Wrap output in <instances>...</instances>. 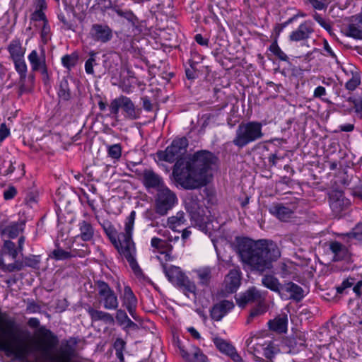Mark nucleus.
<instances>
[{"instance_id":"obj_32","label":"nucleus","mask_w":362,"mask_h":362,"mask_svg":"<svg viewBox=\"0 0 362 362\" xmlns=\"http://www.w3.org/2000/svg\"><path fill=\"white\" fill-rule=\"evenodd\" d=\"M24 267L25 266L23 259L22 261L15 259L13 263L5 264L4 259L2 257V255H0V269L4 272H13L21 271Z\"/></svg>"},{"instance_id":"obj_44","label":"nucleus","mask_w":362,"mask_h":362,"mask_svg":"<svg viewBox=\"0 0 362 362\" xmlns=\"http://www.w3.org/2000/svg\"><path fill=\"white\" fill-rule=\"evenodd\" d=\"M116 13L118 16L127 19L132 26L137 27L139 20L137 17L130 11H124L122 10L118 9L116 11Z\"/></svg>"},{"instance_id":"obj_62","label":"nucleus","mask_w":362,"mask_h":362,"mask_svg":"<svg viewBox=\"0 0 362 362\" xmlns=\"http://www.w3.org/2000/svg\"><path fill=\"white\" fill-rule=\"evenodd\" d=\"M194 40L200 45L208 46L209 45V40L204 38L201 34H197L194 37Z\"/></svg>"},{"instance_id":"obj_24","label":"nucleus","mask_w":362,"mask_h":362,"mask_svg":"<svg viewBox=\"0 0 362 362\" xmlns=\"http://www.w3.org/2000/svg\"><path fill=\"white\" fill-rule=\"evenodd\" d=\"M163 270L169 281L177 285L186 276L178 267L170 266L167 268L163 266Z\"/></svg>"},{"instance_id":"obj_11","label":"nucleus","mask_w":362,"mask_h":362,"mask_svg":"<svg viewBox=\"0 0 362 362\" xmlns=\"http://www.w3.org/2000/svg\"><path fill=\"white\" fill-rule=\"evenodd\" d=\"M241 284V272L239 268L230 269L226 276L223 286L226 293L236 292Z\"/></svg>"},{"instance_id":"obj_35","label":"nucleus","mask_w":362,"mask_h":362,"mask_svg":"<svg viewBox=\"0 0 362 362\" xmlns=\"http://www.w3.org/2000/svg\"><path fill=\"white\" fill-rule=\"evenodd\" d=\"M214 343L221 352L228 356L235 349V347L232 344L219 337H215L214 339Z\"/></svg>"},{"instance_id":"obj_29","label":"nucleus","mask_w":362,"mask_h":362,"mask_svg":"<svg viewBox=\"0 0 362 362\" xmlns=\"http://www.w3.org/2000/svg\"><path fill=\"white\" fill-rule=\"evenodd\" d=\"M80 234L78 235L83 241L90 240L94 235V230L90 223L81 221L78 223Z\"/></svg>"},{"instance_id":"obj_1","label":"nucleus","mask_w":362,"mask_h":362,"mask_svg":"<svg viewBox=\"0 0 362 362\" xmlns=\"http://www.w3.org/2000/svg\"><path fill=\"white\" fill-rule=\"evenodd\" d=\"M15 327V321L8 317L6 313H0V330L2 334L11 336ZM39 341L34 350L40 351L43 358L50 362H70L74 356V349L69 345L62 348L54 355L49 351L54 348L58 339L57 337L45 327H40L37 331ZM0 350L14 355L20 360H25L33 351L30 346L14 345L11 340L0 337Z\"/></svg>"},{"instance_id":"obj_27","label":"nucleus","mask_w":362,"mask_h":362,"mask_svg":"<svg viewBox=\"0 0 362 362\" xmlns=\"http://www.w3.org/2000/svg\"><path fill=\"white\" fill-rule=\"evenodd\" d=\"M346 35L355 39H362V25L356 16L353 18L349 25Z\"/></svg>"},{"instance_id":"obj_59","label":"nucleus","mask_w":362,"mask_h":362,"mask_svg":"<svg viewBox=\"0 0 362 362\" xmlns=\"http://www.w3.org/2000/svg\"><path fill=\"white\" fill-rule=\"evenodd\" d=\"M128 319L129 317L124 310H117L116 320L119 324L124 325Z\"/></svg>"},{"instance_id":"obj_18","label":"nucleus","mask_w":362,"mask_h":362,"mask_svg":"<svg viewBox=\"0 0 362 362\" xmlns=\"http://www.w3.org/2000/svg\"><path fill=\"white\" fill-rule=\"evenodd\" d=\"M234 307L233 302L229 300H223L216 304L211 310V317L212 319L219 321L228 312L231 310Z\"/></svg>"},{"instance_id":"obj_5","label":"nucleus","mask_w":362,"mask_h":362,"mask_svg":"<svg viewBox=\"0 0 362 362\" xmlns=\"http://www.w3.org/2000/svg\"><path fill=\"white\" fill-rule=\"evenodd\" d=\"M262 124L257 121H250L240 123L235 132L233 144L239 148H242L250 143L262 139Z\"/></svg>"},{"instance_id":"obj_46","label":"nucleus","mask_w":362,"mask_h":362,"mask_svg":"<svg viewBox=\"0 0 362 362\" xmlns=\"http://www.w3.org/2000/svg\"><path fill=\"white\" fill-rule=\"evenodd\" d=\"M78 61V56L76 54H66L62 59V62L64 66L68 69H71L75 66Z\"/></svg>"},{"instance_id":"obj_4","label":"nucleus","mask_w":362,"mask_h":362,"mask_svg":"<svg viewBox=\"0 0 362 362\" xmlns=\"http://www.w3.org/2000/svg\"><path fill=\"white\" fill-rule=\"evenodd\" d=\"M135 217L136 212L132 211L125 220L124 232L118 235L110 221H104L103 228L118 252L127 259L134 273L140 275L142 271L135 259L136 248L132 238Z\"/></svg>"},{"instance_id":"obj_36","label":"nucleus","mask_w":362,"mask_h":362,"mask_svg":"<svg viewBox=\"0 0 362 362\" xmlns=\"http://www.w3.org/2000/svg\"><path fill=\"white\" fill-rule=\"evenodd\" d=\"M177 286L182 288L187 296L188 293H192L193 295H195L196 293V285L187 276H185Z\"/></svg>"},{"instance_id":"obj_56","label":"nucleus","mask_w":362,"mask_h":362,"mask_svg":"<svg viewBox=\"0 0 362 362\" xmlns=\"http://www.w3.org/2000/svg\"><path fill=\"white\" fill-rule=\"evenodd\" d=\"M50 27L48 25V21L42 23V28L41 30V37L44 42H47L49 38Z\"/></svg>"},{"instance_id":"obj_49","label":"nucleus","mask_w":362,"mask_h":362,"mask_svg":"<svg viewBox=\"0 0 362 362\" xmlns=\"http://www.w3.org/2000/svg\"><path fill=\"white\" fill-rule=\"evenodd\" d=\"M346 236L362 242V223H358L351 232L346 233Z\"/></svg>"},{"instance_id":"obj_57","label":"nucleus","mask_w":362,"mask_h":362,"mask_svg":"<svg viewBox=\"0 0 362 362\" xmlns=\"http://www.w3.org/2000/svg\"><path fill=\"white\" fill-rule=\"evenodd\" d=\"M313 18L325 30H329L331 29V25L329 23L324 20L317 13H315L313 15Z\"/></svg>"},{"instance_id":"obj_7","label":"nucleus","mask_w":362,"mask_h":362,"mask_svg":"<svg viewBox=\"0 0 362 362\" xmlns=\"http://www.w3.org/2000/svg\"><path fill=\"white\" fill-rule=\"evenodd\" d=\"M177 202L175 193L166 186L158 188L155 197V211L160 216H165Z\"/></svg>"},{"instance_id":"obj_12","label":"nucleus","mask_w":362,"mask_h":362,"mask_svg":"<svg viewBox=\"0 0 362 362\" xmlns=\"http://www.w3.org/2000/svg\"><path fill=\"white\" fill-rule=\"evenodd\" d=\"M265 295L260 291L257 289L255 287L250 288L245 293L240 294L239 297L236 298L238 305L240 307H245L246 304L249 303L257 302V303L264 300Z\"/></svg>"},{"instance_id":"obj_9","label":"nucleus","mask_w":362,"mask_h":362,"mask_svg":"<svg viewBox=\"0 0 362 362\" xmlns=\"http://www.w3.org/2000/svg\"><path fill=\"white\" fill-rule=\"evenodd\" d=\"M185 207L191 218L196 222L204 221V210L197 195L189 194L185 199Z\"/></svg>"},{"instance_id":"obj_61","label":"nucleus","mask_w":362,"mask_h":362,"mask_svg":"<svg viewBox=\"0 0 362 362\" xmlns=\"http://www.w3.org/2000/svg\"><path fill=\"white\" fill-rule=\"evenodd\" d=\"M284 158V156L279 155L277 153H272L269 156V162L272 163V165H276L277 160H281Z\"/></svg>"},{"instance_id":"obj_52","label":"nucleus","mask_w":362,"mask_h":362,"mask_svg":"<svg viewBox=\"0 0 362 362\" xmlns=\"http://www.w3.org/2000/svg\"><path fill=\"white\" fill-rule=\"evenodd\" d=\"M25 267L37 268L40 263V260L35 256H27L23 257Z\"/></svg>"},{"instance_id":"obj_30","label":"nucleus","mask_w":362,"mask_h":362,"mask_svg":"<svg viewBox=\"0 0 362 362\" xmlns=\"http://www.w3.org/2000/svg\"><path fill=\"white\" fill-rule=\"evenodd\" d=\"M262 284L272 291L280 294L282 284H280L279 279L273 275H265L262 279Z\"/></svg>"},{"instance_id":"obj_63","label":"nucleus","mask_w":362,"mask_h":362,"mask_svg":"<svg viewBox=\"0 0 362 362\" xmlns=\"http://www.w3.org/2000/svg\"><path fill=\"white\" fill-rule=\"evenodd\" d=\"M353 104L354 105L355 110L357 113L362 115V98L358 100H353Z\"/></svg>"},{"instance_id":"obj_25","label":"nucleus","mask_w":362,"mask_h":362,"mask_svg":"<svg viewBox=\"0 0 362 362\" xmlns=\"http://www.w3.org/2000/svg\"><path fill=\"white\" fill-rule=\"evenodd\" d=\"M194 272L197 274L199 285L203 287H207L210 285L212 279V268L204 267L196 269Z\"/></svg>"},{"instance_id":"obj_47","label":"nucleus","mask_w":362,"mask_h":362,"mask_svg":"<svg viewBox=\"0 0 362 362\" xmlns=\"http://www.w3.org/2000/svg\"><path fill=\"white\" fill-rule=\"evenodd\" d=\"M125 341L121 338H117L114 343L116 356L121 361H124L123 351L125 348Z\"/></svg>"},{"instance_id":"obj_42","label":"nucleus","mask_w":362,"mask_h":362,"mask_svg":"<svg viewBox=\"0 0 362 362\" xmlns=\"http://www.w3.org/2000/svg\"><path fill=\"white\" fill-rule=\"evenodd\" d=\"M15 64V69L16 71L20 74V78L21 81H24L26 78L27 74V65L23 58L13 60Z\"/></svg>"},{"instance_id":"obj_8","label":"nucleus","mask_w":362,"mask_h":362,"mask_svg":"<svg viewBox=\"0 0 362 362\" xmlns=\"http://www.w3.org/2000/svg\"><path fill=\"white\" fill-rule=\"evenodd\" d=\"M96 286L103 307L107 310H116L119 302L114 291L103 281H98Z\"/></svg>"},{"instance_id":"obj_23","label":"nucleus","mask_w":362,"mask_h":362,"mask_svg":"<svg viewBox=\"0 0 362 362\" xmlns=\"http://www.w3.org/2000/svg\"><path fill=\"white\" fill-rule=\"evenodd\" d=\"M24 221L12 222L1 228V235H6L9 238H16L24 229Z\"/></svg>"},{"instance_id":"obj_51","label":"nucleus","mask_w":362,"mask_h":362,"mask_svg":"<svg viewBox=\"0 0 362 362\" xmlns=\"http://www.w3.org/2000/svg\"><path fill=\"white\" fill-rule=\"evenodd\" d=\"M124 295L127 303L136 304V298L129 286L124 287Z\"/></svg>"},{"instance_id":"obj_20","label":"nucleus","mask_w":362,"mask_h":362,"mask_svg":"<svg viewBox=\"0 0 362 362\" xmlns=\"http://www.w3.org/2000/svg\"><path fill=\"white\" fill-rule=\"evenodd\" d=\"M329 249L334 254L333 261L334 262L344 259L349 255L347 247L338 241L330 242Z\"/></svg>"},{"instance_id":"obj_58","label":"nucleus","mask_w":362,"mask_h":362,"mask_svg":"<svg viewBox=\"0 0 362 362\" xmlns=\"http://www.w3.org/2000/svg\"><path fill=\"white\" fill-rule=\"evenodd\" d=\"M194 349L193 356L195 362H206V357L203 354L201 350L197 347H194Z\"/></svg>"},{"instance_id":"obj_37","label":"nucleus","mask_w":362,"mask_h":362,"mask_svg":"<svg viewBox=\"0 0 362 362\" xmlns=\"http://www.w3.org/2000/svg\"><path fill=\"white\" fill-rule=\"evenodd\" d=\"M185 214L182 211H179L175 216H170L168 218V225L172 229L177 226H180L185 222Z\"/></svg>"},{"instance_id":"obj_34","label":"nucleus","mask_w":362,"mask_h":362,"mask_svg":"<svg viewBox=\"0 0 362 362\" xmlns=\"http://www.w3.org/2000/svg\"><path fill=\"white\" fill-rule=\"evenodd\" d=\"M18 252L19 251L16 248L13 242L11 240H5L1 249V254H0V255H2L3 258L4 255H8L13 260H15Z\"/></svg>"},{"instance_id":"obj_17","label":"nucleus","mask_w":362,"mask_h":362,"mask_svg":"<svg viewBox=\"0 0 362 362\" xmlns=\"http://www.w3.org/2000/svg\"><path fill=\"white\" fill-rule=\"evenodd\" d=\"M348 204V201L344 199L340 192H333L329 196V206L335 215H339Z\"/></svg>"},{"instance_id":"obj_3","label":"nucleus","mask_w":362,"mask_h":362,"mask_svg":"<svg viewBox=\"0 0 362 362\" xmlns=\"http://www.w3.org/2000/svg\"><path fill=\"white\" fill-rule=\"evenodd\" d=\"M242 261L251 269L263 272L272 267V262L280 257V251L273 242L243 239L238 244Z\"/></svg>"},{"instance_id":"obj_13","label":"nucleus","mask_w":362,"mask_h":362,"mask_svg":"<svg viewBox=\"0 0 362 362\" xmlns=\"http://www.w3.org/2000/svg\"><path fill=\"white\" fill-rule=\"evenodd\" d=\"M138 175L143 176V184L146 188H153L158 190V188L165 187L162 177L151 169H145L142 173H139L135 170Z\"/></svg>"},{"instance_id":"obj_54","label":"nucleus","mask_w":362,"mask_h":362,"mask_svg":"<svg viewBox=\"0 0 362 362\" xmlns=\"http://www.w3.org/2000/svg\"><path fill=\"white\" fill-rule=\"evenodd\" d=\"M31 20L35 21H42V23L47 21L46 18V16L43 11L35 10L34 13L31 15Z\"/></svg>"},{"instance_id":"obj_55","label":"nucleus","mask_w":362,"mask_h":362,"mask_svg":"<svg viewBox=\"0 0 362 362\" xmlns=\"http://www.w3.org/2000/svg\"><path fill=\"white\" fill-rule=\"evenodd\" d=\"M17 194V190L15 187L9 186L6 190L4 192V198L6 200H10L14 198V197Z\"/></svg>"},{"instance_id":"obj_14","label":"nucleus","mask_w":362,"mask_h":362,"mask_svg":"<svg viewBox=\"0 0 362 362\" xmlns=\"http://www.w3.org/2000/svg\"><path fill=\"white\" fill-rule=\"evenodd\" d=\"M314 32L313 24L310 21H306L300 24L298 28L291 33L289 40L292 42H299L306 40L310 38L311 34Z\"/></svg>"},{"instance_id":"obj_60","label":"nucleus","mask_w":362,"mask_h":362,"mask_svg":"<svg viewBox=\"0 0 362 362\" xmlns=\"http://www.w3.org/2000/svg\"><path fill=\"white\" fill-rule=\"evenodd\" d=\"M315 9L322 10L327 8V5L319 0H308Z\"/></svg>"},{"instance_id":"obj_48","label":"nucleus","mask_w":362,"mask_h":362,"mask_svg":"<svg viewBox=\"0 0 362 362\" xmlns=\"http://www.w3.org/2000/svg\"><path fill=\"white\" fill-rule=\"evenodd\" d=\"M122 95H120L119 97L112 100L110 105V111L112 115H113L115 117H117L119 108L122 107Z\"/></svg>"},{"instance_id":"obj_39","label":"nucleus","mask_w":362,"mask_h":362,"mask_svg":"<svg viewBox=\"0 0 362 362\" xmlns=\"http://www.w3.org/2000/svg\"><path fill=\"white\" fill-rule=\"evenodd\" d=\"M267 306L264 303V300L258 303L257 305L251 310L250 314L247 320V323H250L251 320L254 317L262 315L267 311Z\"/></svg>"},{"instance_id":"obj_26","label":"nucleus","mask_w":362,"mask_h":362,"mask_svg":"<svg viewBox=\"0 0 362 362\" xmlns=\"http://www.w3.org/2000/svg\"><path fill=\"white\" fill-rule=\"evenodd\" d=\"M92 321H103L107 324L114 323L113 317L108 313L103 312L101 310H95L91 307H89L87 310Z\"/></svg>"},{"instance_id":"obj_64","label":"nucleus","mask_w":362,"mask_h":362,"mask_svg":"<svg viewBox=\"0 0 362 362\" xmlns=\"http://www.w3.org/2000/svg\"><path fill=\"white\" fill-rule=\"evenodd\" d=\"M354 292L357 297H361L362 295V280L358 281L353 288Z\"/></svg>"},{"instance_id":"obj_31","label":"nucleus","mask_w":362,"mask_h":362,"mask_svg":"<svg viewBox=\"0 0 362 362\" xmlns=\"http://www.w3.org/2000/svg\"><path fill=\"white\" fill-rule=\"evenodd\" d=\"M288 319L286 316L279 317L270 320L268 323L269 329L275 332L283 333L287 329Z\"/></svg>"},{"instance_id":"obj_22","label":"nucleus","mask_w":362,"mask_h":362,"mask_svg":"<svg viewBox=\"0 0 362 362\" xmlns=\"http://www.w3.org/2000/svg\"><path fill=\"white\" fill-rule=\"evenodd\" d=\"M151 245L160 254H165L168 259H170V252L173 247L168 240L154 237L151 240Z\"/></svg>"},{"instance_id":"obj_50","label":"nucleus","mask_w":362,"mask_h":362,"mask_svg":"<svg viewBox=\"0 0 362 362\" xmlns=\"http://www.w3.org/2000/svg\"><path fill=\"white\" fill-rule=\"evenodd\" d=\"M81 248H75L72 250V255L74 257H83L90 253V250L87 245L82 244L80 245Z\"/></svg>"},{"instance_id":"obj_43","label":"nucleus","mask_w":362,"mask_h":362,"mask_svg":"<svg viewBox=\"0 0 362 362\" xmlns=\"http://www.w3.org/2000/svg\"><path fill=\"white\" fill-rule=\"evenodd\" d=\"M97 54L98 53L95 52V51H90L89 52V58L86 60V62L85 63V70L88 74H94L93 67H94V66L98 64L96 63V59H95Z\"/></svg>"},{"instance_id":"obj_33","label":"nucleus","mask_w":362,"mask_h":362,"mask_svg":"<svg viewBox=\"0 0 362 362\" xmlns=\"http://www.w3.org/2000/svg\"><path fill=\"white\" fill-rule=\"evenodd\" d=\"M57 93L61 100L68 101L71 98V91L67 78H64L60 81Z\"/></svg>"},{"instance_id":"obj_2","label":"nucleus","mask_w":362,"mask_h":362,"mask_svg":"<svg viewBox=\"0 0 362 362\" xmlns=\"http://www.w3.org/2000/svg\"><path fill=\"white\" fill-rule=\"evenodd\" d=\"M215 160L216 157L210 151H199L189 160L175 163L173 175L175 181L185 189L202 187L209 182L207 171Z\"/></svg>"},{"instance_id":"obj_21","label":"nucleus","mask_w":362,"mask_h":362,"mask_svg":"<svg viewBox=\"0 0 362 362\" xmlns=\"http://www.w3.org/2000/svg\"><path fill=\"white\" fill-rule=\"evenodd\" d=\"M122 107L124 115L129 119H136L139 117L140 110L136 109L132 100L124 95H122Z\"/></svg>"},{"instance_id":"obj_10","label":"nucleus","mask_w":362,"mask_h":362,"mask_svg":"<svg viewBox=\"0 0 362 362\" xmlns=\"http://www.w3.org/2000/svg\"><path fill=\"white\" fill-rule=\"evenodd\" d=\"M90 37L96 42L107 43L112 38V29L105 24H93L89 31Z\"/></svg>"},{"instance_id":"obj_16","label":"nucleus","mask_w":362,"mask_h":362,"mask_svg":"<svg viewBox=\"0 0 362 362\" xmlns=\"http://www.w3.org/2000/svg\"><path fill=\"white\" fill-rule=\"evenodd\" d=\"M28 60L33 71H40L42 74L47 75L45 56L43 50L40 54L36 50H33L28 55Z\"/></svg>"},{"instance_id":"obj_28","label":"nucleus","mask_w":362,"mask_h":362,"mask_svg":"<svg viewBox=\"0 0 362 362\" xmlns=\"http://www.w3.org/2000/svg\"><path fill=\"white\" fill-rule=\"evenodd\" d=\"M8 50L12 60H16L24 57L25 48H23L18 40H12L8 47Z\"/></svg>"},{"instance_id":"obj_40","label":"nucleus","mask_w":362,"mask_h":362,"mask_svg":"<svg viewBox=\"0 0 362 362\" xmlns=\"http://www.w3.org/2000/svg\"><path fill=\"white\" fill-rule=\"evenodd\" d=\"M49 257L56 260L70 259L73 257L72 250L71 252H67L62 248H57L52 252L51 255H49Z\"/></svg>"},{"instance_id":"obj_45","label":"nucleus","mask_w":362,"mask_h":362,"mask_svg":"<svg viewBox=\"0 0 362 362\" xmlns=\"http://www.w3.org/2000/svg\"><path fill=\"white\" fill-rule=\"evenodd\" d=\"M361 83V77L358 73H352V77L346 83L345 87L347 90L353 91Z\"/></svg>"},{"instance_id":"obj_41","label":"nucleus","mask_w":362,"mask_h":362,"mask_svg":"<svg viewBox=\"0 0 362 362\" xmlns=\"http://www.w3.org/2000/svg\"><path fill=\"white\" fill-rule=\"evenodd\" d=\"M269 50L272 52L279 59L284 62L288 61V56L281 50L275 40L269 46Z\"/></svg>"},{"instance_id":"obj_6","label":"nucleus","mask_w":362,"mask_h":362,"mask_svg":"<svg viewBox=\"0 0 362 362\" xmlns=\"http://www.w3.org/2000/svg\"><path fill=\"white\" fill-rule=\"evenodd\" d=\"M188 141L185 137L178 138L172 142L171 145L168 146L164 151H158L157 156L159 160L168 163H173L176 160H185L182 159L187 151Z\"/></svg>"},{"instance_id":"obj_38","label":"nucleus","mask_w":362,"mask_h":362,"mask_svg":"<svg viewBox=\"0 0 362 362\" xmlns=\"http://www.w3.org/2000/svg\"><path fill=\"white\" fill-rule=\"evenodd\" d=\"M107 152L110 158L118 161L122 156V146L119 144L107 146Z\"/></svg>"},{"instance_id":"obj_15","label":"nucleus","mask_w":362,"mask_h":362,"mask_svg":"<svg viewBox=\"0 0 362 362\" xmlns=\"http://www.w3.org/2000/svg\"><path fill=\"white\" fill-rule=\"evenodd\" d=\"M281 290L279 295L281 298H288L299 301L303 297L302 288L291 281L282 284Z\"/></svg>"},{"instance_id":"obj_53","label":"nucleus","mask_w":362,"mask_h":362,"mask_svg":"<svg viewBox=\"0 0 362 362\" xmlns=\"http://www.w3.org/2000/svg\"><path fill=\"white\" fill-rule=\"evenodd\" d=\"M354 284V278H348L346 280L343 281L341 284L337 288V292L338 293H342L343 291L348 288L351 287Z\"/></svg>"},{"instance_id":"obj_19","label":"nucleus","mask_w":362,"mask_h":362,"mask_svg":"<svg viewBox=\"0 0 362 362\" xmlns=\"http://www.w3.org/2000/svg\"><path fill=\"white\" fill-rule=\"evenodd\" d=\"M269 211L282 221H287L293 214V211L289 206L282 204H274L270 208Z\"/></svg>"}]
</instances>
